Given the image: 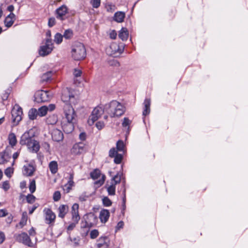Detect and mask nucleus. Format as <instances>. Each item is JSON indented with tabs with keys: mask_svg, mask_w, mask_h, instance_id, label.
<instances>
[{
	"mask_svg": "<svg viewBox=\"0 0 248 248\" xmlns=\"http://www.w3.org/2000/svg\"><path fill=\"white\" fill-rule=\"evenodd\" d=\"M74 173H70L69 180L67 184L64 185L63 189L66 193H68L71 190L72 187L74 186V182L73 181Z\"/></svg>",
	"mask_w": 248,
	"mask_h": 248,
	"instance_id": "18",
	"label": "nucleus"
},
{
	"mask_svg": "<svg viewBox=\"0 0 248 248\" xmlns=\"http://www.w3.org/2000/svg\"><path fill=\"white\" fill-rule=\"evenodd\" d=\"M109 36H110V38H111L112 39H116V36H117L116 31L114 30L111 31V32L109 33Z\"/></svg>",
	"mask_w": 248,
	"mask_h": 248,
	"instance_id": "57",
	"label": "nucleus"
},
{
	"mask_svg": "<svg viewBox=\"0 0 248 248\" xmlns=\"http://www.w3.org/2000/svg\"><path fill=\"white\" fill-rule=\"evenodd\" d=\"M79 138L81 140H85L86 138V134L84 132L81 133L79 134Z\"/></svg>",
	"mask_w": 248,
	"mask_h": 248,
	"instance_id": "59",
	"label": "nucleus"
},
{
	"mask_svg": "<svg viewBox=\"0 0 248 248\" xmlns=\"http://www.w3.org/2000/svg\"><path fill=\"white\" fill-rule=\"evenodd\" d=\"M78 223H76L75 221H73V222L70 223V225L67 227V230L70 231L73 230L76 227V224Z\"/></svg>",
	"mask_w": 248,
	"mask_h": 248,
	"instance_id": "56",
	"label": "nucleus"
},
{
	"mask_svg": "<svg viewBox=\"0 0 248 248\" xmlns=\"http://www.w3.org/2000/svg\"><path fill=\"white\" fill-rule=\"evenodd\" d=\"M86 147L85 144L82 142L75 144L71 150V153L75 155H78L86 152Z\"/></svg>",
	"mask_w": 248,
	"mask_h": 248,
	"instance_id": "10",
	"label": "nucleus"
},
{
	"mask_svg": "<svg viewBox=\"0 0 248 248\" xmlns=\"http://www.w3.org/2000/svg\"><path fill=\"white\" fill-rule=\"evenodd\" d=\"M47 111H53L55 108V105L54 104H50L47 107Z\"/></svg>",
	"mask_w": 248,
	"mask_h": 248,
	"instance_id": "62",
	"label": "nucleus"
},
{
	"mask_svg": "<svg viewBox=\"0 0 248 248\" xmlns=\"http://www.w3.org/2000/svg\"><path fill=\"white\" fill-rule=\"evenodd\" d=\"M43 212L46 223L48 224L53 223L56 218L55 213L49 208H45Z\"/></svg>",
	"mask_w": 248,
	"mask_h": 248,
	"instance_id": "12",
	"label": "nucleus"
},
{
	"mask_svg": "<svg viewBox=\"0 0 248 248\" xmlns=\"http://www.w3.org/2000/svg\"><path fill=\"white\" fill-rule=\"evenodd\" d=\"M119 46L116 44H112L110 46V48L113 50L112 54H115L119 50Z\"/></svg>",
	"mask_w": 248,
	"mask_h": 248,
	"instance_id": "50",
	"label": "nucleus"
},
{
	"mask_svg": "<svg viewBox=\"0 0 248 248\" xmlns=\"http://www.w3.org/2000/svg\"><path fill=\"white\" fill-rule=\"evenodd\" d=\"M151 101L149 99H145L144 102V108L143 111V115L144 116L148 114L150 112Z\"/></svg>",
	"mask_w": 248,
	"mask_h": 248,
	"instance_id": "26",
	"label": "nucleus"
},
{
	"mask_svg": "<svg viewBox=\"0 0 248 248\" xmlns=\"http://www.w3.org/2000/svg\"><path fill=\"white\" fill-rule=\"evenodd\" d=\"M38 115V111L35 108H31L29 112L28 116L31 120H34L36 119L37 116Z\"/></svg>",
	"mask_w": 248,
	"mask_h": 248,
	"instance_id": "29",
	"label": "nucleus"
},
{
	"mask_svg": "<svg viewBox=\"0 0 248 248\" xmlns=\"http://www.w3.org/2000/svg\"><path fill=\"white\" fill-rule=\"evenodd\" d=\"M57 121V117L56 115H52L47 118L46 122L48 124L53 125L56 124Z\"/></svg>",
	"mask_w": 248,
	"mask_h": 248,
	"instance_id": "30",
	"label": "nucleus"
},
{
	"mask_svg": "<svg viewBox=\"0 0 248 248\" xmlns=\"http://www.w3.org/2000/svg\"><path fill=\"white\" fill-rule=\"evenodd\" d=\"M114 161L116 164H120L123 159V155L120 154H117L115 155Z\"/></svg>",
	"mask_w": 248,
	"mask_h": 248,
	"instance_id": "45",
	"label": "nucleus"
},
{
	"mask_svg": "<svg viewBox=\"0 0 248 248\" xmlns=\"http://www.w3.org/2000/svg\"><path fill=\"white\" fill-rule=\"evenodd\" d=\"M99 235L98 230L94 229L92 230L90 232V237L92 239L96 238Z\"/></svg>",
	"mask_w": 248,
	"mask_h": 248,
	"instance_id": "47",
	"label": "nucleus"
},
{
	"mask_svg": "<svg viewBox=\"0 0 248 248\" xmlns=\"http://www.w3.org/2000/svg\"><path fill=\"white\" fill-rule=\"evenodd\" d=\"M5 240V235L4 233L0 231V244H1Z\"/></svg>",
	"mask_w": 248,
	"mask_h": 248,
	"instance_id": "60",
	"label": "nucleus"
},
{
	"mask_svg": "<svg viewBox=\"0 0 248 248\" xmlns=\"http://www.w3.org/2000/svg\"><path fill=\"white\" fill-rule=\"evenodd\" d=\"M37 206H36V205H34L32 208L29 210V214H32L34 211V210L37 208Z\"/></svg>",
	"mask_w": 248,
	"mask_h": 248,
	"instance_id": "64",
	"label": "nucleus"
},
{
	"mask_svg": "<svg viewBox=\"0 0 248 248\" xmlns=\"http://www.w3.org/2000/svg\"><path fill=\"white\" fill-rule=\"evenodd\" d=\"M107 191L109 195H114L115 194V186L111 184L107 187Z\"/></svg>",
	"mask_w": 248,
	"mask_h": 248,
	"instance_id": "36",
	"label": "nucleus"
},
{
	"mask_svg": "<svg viewBox=\"0 0 248 248\" xmlns=\"http://www.w3.org/2000/svg\"><path fill=\"white\" fill-rule=\"evenodd\" d=\"M11 114L13 125H16L22 119V108L18 105H15L12 110Z\"/></svg>",
	"mask_w": 248,
	"mask_h": 248,
	"instance_id": "5",
	"label": "nucleus"
},
{
	"mask_svg": "<svg viewBox=\"0 0 248 248\" xmlns=\"http://www.w3.org/2000/svg\"><path fill=\"white\" fill-rule=\"evenodd\" d=\"M47 112V108L46 106H43L39 108L38 110V115L40 116H44L46 115Z\"/></svg>",
	"mask_w": 248,
	"mask_h": 248,
	"instance_id": "33",
	"label": "nucleus"
},
{
	"mask_svg": "<svg viewBox=\"0 0 248 248\" xmlns=\"http://www.w3.org/2000/svg\"><path fill=\"white\" fill-rule=\"evenodd\" d=\"M108 239V237L106 236L100 237L97 244V247L99 248H108V246L107 242Z\"/></svg>",
	"mask_w": 248,
	"mask_h": 248,
	"instance_id": "23",
	"label": "nucleus"
},
{
	"mask_svg": "<svg viewBox=\"0 0 248 248\" xmlns=\"http://www.w3.org/2000/svg\"><path fill=\"white\" fill-rule=\"evenodd\" d=\"M58 217L63 218L69 211V207L67 205H61L58 209Z\"/></svg>",
	"mask_w": 248,
	"mask_h": 248,
	"instance_id": "19",
	"label": "nucleus"
},
{
	"mask_svg": "<svg viewBox=\"0 0 248 248\" xmlns=\"http://www.w3.org/2000/svg\"><path fill=\"white\" fill-rule=\"evenodd\" d=\"M73 31L71 30L68 29L65 31L63 36L65 39H69L73 37Z\"/></svg>",
	"mask_w": 248,
	"mask_h": 248,
	"instance_id": "35",
	"label": "nucleus"
},
{
	"mask_svg": "<svg viewBox=\"0 0 248 248\" xmlns=\"http://www.w3.org/2000/svg\"><path fill=\"white\" fill-rule=\"evenodd\" d=\"M74 98V96L73 95L70 94L69 93L66 96V94H62V99L63 102L66 103H68V101H69L70 102H73L72 99Z\"/></svg>",
	"mask_w": 248,
	"mask_h": 248,
	"instance_id": "31",
	"label": "nucleus"
},
{
	"mask_svg": "<svg viewBox=\"0 0 248 248\" xmlns=\"http://www.w3.org/2000/svg\"><path fill=\"white\" fill-rule=\"evenodd\" d=\"M119 37L123 41L126 40L128 36L127 30L125 28H122L118 34Z\"/></svg>",
	"mask_w": 248,
	"mask_h": 248,
	"instance_id": "27",
	"label": "nucleus"
},
{
	"mask_svg": "<svg viewBox=\"0 0 248 248\" xmlns=\"http://www.w3.org/2000/svg\"><path fill=\"white\" fill-rule=\"evenodd\" d=\"M71 54L76 61L84 59L86 55V51L83 44L78 42H75L72 46Z\"/></svg>",
	"mask_w": 248,
	"mask_h": 248,
	"instance_id": "3",
	"label": "nucleus"
},
{
	"mask_svg": "<svg viewBox=\"0 0 248 248\" xmlns=\"http://www.w3.org/2000/svg\"><path fill=\"white\" fill-rule=\"evenodd\" d=\"M63 111L65 118L68 122L75 121L76 114L74 108L70 104L66 103L64 104Z\"/></svg>",
	"mask_w": 248,
	"mask_h": 248,
	"instance_id": "6",
	"label": "nucleus"
},
{
	"mask_svg": "<svg viewBox=\"0 0 248 248\" xmlns=\"http://www.w3.org/2000/svg\"><path fill=\"white\" fill-rule=\"evenodd\" d=\"M28 219V216L26 212H24L22 213V218L19 222V224L23 226L26 224L27 221Z\"/></svg>",
	"mask_w": 248,
	"mask_h": 248,
	"instance_id": "34",
	"label": "nucleus"
},
{
	"mask_svg": "<svg viewBox=\"0 0 248 248\" xmlns=\"http://www.w3.org/2000/svg\"><path fill=\"white\" fill-rule=\"evenodd\" d=\"M11 90L10 89H7L5 91V93H2L1 95V99L2 100V103L5 104L4 101H6L9 97V94L10 93Z\"/></svg>",
	"mask_w": 248,
	"mask_h": 248,
	"instance_id": "37",
	"label": "nucleus"
},
{
	"mask_svg": "<svg viewBox=\"0 0 248 248\" xmlns=\"http://www.w3.org/2000/svg\"><path fill=\"white\" fill-rule=\"evenodd\" d=\"M82 72L81 70L78 69H75L74 72V75L76 77H80L81 75Z\"/></svg>",
	"mask_w": 248,
	"mask_h": 248,
	"instance_id": "58",
	"label": "nucleus"
},
{
	"mask_svg": "<svg viewBox=\"0 0 248 248\" xmlns=\"http://www.w3.org/2000/svg\"><path fill=\"white\" fill-rule=\"evenodd\" d=\"M124 223L123 221H121L119 222L117 224V228L118 229L122 228L124 226Z\"/></svg>",
	"mask_w": 248,
	"mask_h": 248,
	"instance_id": "63",
	"label": "nucleus"
},
{
	"mask_svg": "<svg viewBox=\"0 0 248 248\" xmlns=\"http://www.w3.org/2000/svg\"><path fill=\"white\" fill-rule=\"evenodd\" d=\"M89 197L86 192H83L79 195L78 199L80 202H83L87 201Z\"/></svg>",
	"mask_w": 248,
	"mask_h": 248,
	"instance_id": "41",
	"label": "nucleus"
},
{
	"mask_svg": "<svg viewBox=\"0 0 248 248\" xmlns=\"http://www.w3.org/2000/svg\"><path fill=\"white\" fill-rule=\"evenodd\" d=\"M61 195L59 191H55L53 194V198L54 201H58L60 200Z\"/></svg>",
	"mask_w": 248,
	"mask_h": 248,
	"instance_id": "48",
	"label": "nucleus"
},
{
	"mask_svg": "<svg viewBox=\"0 0 248 248\" xmlns=\"http://www.w3.org/2000/svg\"><path fill=\"white\" fill-rule=\"evenodd\" d=\"M11 153L9 146H7L4 151L0 153V164H4L9 161L11 157Z\"/></svg>",
	"mask_w": 248,
	"mask_h": 248,
	"instance_id": "11",
	"label": "nucleus"
},
{
	"mask_svg": "<svg viewBox=\"0 0 248 248\" xmlns=\"http://www.w3.org/2000/svg\"><path fill=\"white\" fill-rule=\"evenodd\" d=\"M103 203L105 206H109L112 204L110 200L107 197H104L102 199Z\"/></svg>",
	"mask_w": 248,
	"mask_h": 248,
	"instance_id": "44",
	"label": "nucleus"
},
{
	"mask_svg": "<svg viewBox=\"0 0 248 248\" xmlns=\"http://www.w3.org/2000/svg\"><path fill=\"white\" fill-rule=\"evenodd\" d=\"M105 112L110 117H119L124 112V107L116 100H112L104 106Z\"/></svg>",
	"mask_w": 248,
	"mask_h": 248,
	"instance_id": "2",
	"label": "nucleus"
},
{
	"mask_svg": "<svg viewBox=\"0 0 248 248\" xmlns=\"http://www.w3.org/2000/svg\"><path fill=\"white\" fill-rule=\"evenodd\" d=\"M52 75L51 71H48L44 74L41 77V80L42 82L47 81L49 80Z\"/></svg>",
	"mask_w": 248,
	"mask_h": 248,
	"instance_id": "32",
	"label": "nucleus"
},
{
	"mask_svg": "<svg viewBox=\"0 0 248 248\" xmlns=\"http://www.w3.org/2000/svg\"><path fill=\"white\" fill-rule=\"evenodd\" d=\"M51 97V95L49 92L43 90L38 91L34 94V101L38 103L47 102L50 100Z\"/></svg>",
	"mask_w": 248,
	"mask_h": 248,
	"instance_id": "8",
	"label": "nucleus"
},
{
	"mask_svg": "<svg viewBox=\"0 0 248 248\" xmlns=\"http://www.w3.org/2000/svg\"><path fill=\"white\" fill-rule=\"evenodd\" d=\"M101 3V0H91V4L93 6V7L94 8H98L100 5Z\"/></svg>",
	"mask_w": 248,
	"mask_h": 248,
	"instance_id": "46",
	"label": "nucleus"
},
{
	"mask_svg": "<svg viewBox=\"0 0 248 248\" xmlns=\"http://www.w3.org/2000/svg\"><path fill=\"white\" fill-rule=\"evenodd\" d=\"M95 125L98 129L101 130L104 127L105 124L103 122L98 121L96 123Z\"/></svg>",
	"mask_w": 248,
	"mask_h": 248,
	"instance_id": "53",
	"label": "nucleus"
},
{
	"mask_svg": "<svg viewBox=\"0 0 248 248\" xmlns=\"http://www.w3.org/2000/svg\"><path fill=\"white\" fill-rule=\"evenodd\" d=\"M29 189L31 193H33L35 192L36 190V184H35V180L34 179H32L31 182L29 186Z\"/></svg>",
	"mask_w": 248,
	"mask_h": 248,
	"instance_id": "40",
	"label": "nucleus"
},
{
	"mask_svg": "<svg viewBox=\"0 0 248 248\" xmlns=\"http://www.w3.org/2000/svg\"><path fill=\"white\" fill-rule=\"evenodd\" d=\"M131 123V121L126 117L124 118L123 122L122 123V126L124 127H126L128 126L127 129H129V126Z\"/></svg>",
	"mask_w": 248,
	"mask_h": 248,
	"instance_id": "43",
	"label": "nucleus"
},
{
	"mask_svg": "<svg viewBox=\"0 0 248 248\" xmlns=\"http://www.w3.org/2000/svg\"><path fill=\"white\" fill-rule=\"evenodd\" d=\"M115 148H111L109 152V156L111 157H114L118 153Z\"/></svg>",
	"mask_w": 248,
	"mask_h": 248,
	"instance_id": "51",
	"label": "nucleus"
},
{
	"mask_svg": "<svg viewBox=\"0 0 248 248\" xmlns=\"http://www.w3.org/2000/svg\"><path fill=\"white\" fill-rule=\"evenodd\" d=\"M49 170L52 174H55L58 171V163L56 161H52L49 163Z\"/></svg>",
	"mask_w": 248,
	"mask_h": 248,
	"instance_id": "28",
	"label": "nucleus"
},
{
	"mask_svg": "<svg viewBox=\"0 0 248 248\" xmlns=\"http://www.w3.org/2000/svg\"><path fill=\"white\" fill-rule=\"evenodd\" d=\"M53 48V43L51 39H46L45 44L40 46L39 51V55L41 56H45L51 52Z\"/></svg>",
	"mask_w": 248,
	"mask_h": 248,
	"instance_id": "7",
	"label": "nucleus"
},
{
	"mask_svg": "<svg viewBox=\"0 0 248 248\" xmlns=\"http://www.w3.org/2000/svg\"><path fill=\"white\" fill-rule=\"evenodd\" d=\"M55 24V19L54 17H51L48 20V25L49 27H52Z\"/></svg>",
	"mask_w": 248,
	"mask_h": 248,
	"instance_id": "54",
	"label": "nucleus"
},
{
	"mask_svg": "<svg viewBox=\"0 0 248 248\" xmlns=\"http://www.w3.org/2000/svg\"><path fill=\"white\" fill-rule=\"evenodd\" d=\"M51 136L52 140L57 142L62 141L63 139V133L58 129H54L52 130Z\"/></svg>",
	"mask_w": 248,
	"mask_h": 248,
	"instance_id": "16",
	"label": "nucleus"
},
{
	"mask_svg": "<svg viewBox=\"0 0 248 248\" xmlns=\"http://www.w3.org/2000/svg\"><path fill=\"white\" fill-rule=\"evenodd\" d=\"M2 188L5 191H7L10 188V185L8 181H6L3 182Z\"/></svg>",
	"mask_w": 248,
	"mask_h": 248,
	"instance_id": "52",
	"label": "nucleus"
},
{
	"mask_svg": "<svg viewBox=\"0 0 248 248\" xmlns=\"http://www.w3.org/2000/svg\"><path fill=\"white\" fill-rule=\"evenodd\" d=\"M36 198L32 194H28L26 196V200L29 203H33L35 201Z\"/></svg>",
	"mask_w": 248,
	"mask_h": 248,
	"instance_id": "42",
	"label": "nucleus"
},
{
	"mask_svg": "<svg viewBox=\"0 0 248 248\" xmlns=\"http://www.w3.org/2000/svg\"><path fill=\"white\" fill-rule=\"evenodd\" d=\"M16 239L19 242H21L29 247H32L33 246L30 237L25 232L18 234L16 236Z\"/></svg>",
	"mask_w": 248,
	"mask_h": 248,
	"instance_id": "13",
	"label": "nucleus"
},
{
	"mask_svg": "<svg viewBox=\"0 0 248 248\" xmlns=\"http://www.w3.org/2000/svg\"><path fill=\"white\" fill-rule=\"evenodd\" d=\"M13 172V170L10 167L7 168L4 171L5 174L7 176H10L11 173H12Z\"/></svg>",
	"mask_w": 248,
	"mask_h": 248,
	"instance_id": "55",
	"label": "nucleus"
},
{
	"mask_svg": "<svg viewBox=\"0 0 248 248\" xmlns=\"http://www.w3.org/2000/svg\"><path fill=\"white\" fill-rule=\"evenodd\" d=\"M105 112L104 107L102 108L100 106L95 107L92 111V114L90 116L88 120V123L90 125H92Z\"/></svg>",
	"mask_w": 248,
	"mask_h": 248,
	"instance_id": "4",
	"label": "nucleus"
},
{
	"mask_svg": "<svg viewBox=\"0 0 248 248\" xmlns=\"http://www.w3.org/2000/svg\"><path fill=\"white\" fill-rule=\"evenodd\" d=\"M78 208L79 205L78 203H74L72 207V220L73 221H75L76 223H78L80 219L78 213Z\"/></svg>",
	"mask_w": 248,
	"mask_h": 248,
	"instance_id": "14",
	"label": "nucleus"
},
{
	"mask_svg": "<svg viewBox=\"0 0 248 248\" xmlns=\"http://www.w3.org/2000/svg\"><path fill=\"white\" fill-rule=\"evenodd\" d=\"M63 37L61 34L57 33L54 37V42L58 44H60L62 41Z\"/></svg>",
	"mask_w": 248,
	"mask_h": 248,
	"instance_id": "38",
	"label": "nucleus"
},
{
	"mask_svg": "<svg viewBox=\"0 0 248 248\" xmlns=\"http://www.w3.org/2000/svg\"><path fill=\"white\" fill-rule=\"evenodd\" d=\"M125 17V13L123 12H117L114 16V20L119 23L123 22Z\"/></svg>",
	"mask_w": 248,
	"mask_h": 248,
	"instance_id": "24",
	"label": "nucleus"
},
{
	"mask_svg": "<svg viewBox=\"0 0 248 248\" xmlns=\"http://www.w3.org/2000/svg\"><path fill=\"white\" fill-rule=\"evenodd\" d=\"M34 136V133L31 129L26 131L21 137L19 143L22 145H27L31 152L36 153L40 149V144L35 140Z\"/></svg>",
	"mask_w": 248,
	"mask_h": 248,
	"instance_id": "1",
	"label": "nucleus"
},
{
	"mask_svg": "<svg viewBox=\"0 0 248 248\" xmlns=\"http://www.w3.org/2000/svg\"><path fill=\"white\" fill-rule=\"evenodd\" d=\"M74 122L67 121L66 124H64L62 125L63 131L67 134L71 133L74 129Z\"/></svg>",
	"mask_w": 248,
	"mask_h": 248,
	"instance_id": "22",
	"label": "nucleus"
},
{
	"mask_svg": "<svg viewBox=\"0 0 248 248\" xmlns=\"http://www.w3.org/2000/svg\"><path fill=\"white\" fill-rule=\"evenodd\" d=\"M110 214L108 210L103 209L100 212L99 218L102 223H106L109 217Z\"/></svg>",
	"mask_w": 248,
	"mask_h": 248,
	"instance_id": "21",
	"label": "nucleus"
},
{
	"mask_svg": "<svg viewBox=\"0 0 248 248\" xmlns=\"http://www.w3.org/2000/svg\"><path fill=\"white\" fill-rule=\"evenodd\" d=\"M68 9L67 7L63 5L62 6L60 7L56 10V17L60 19L61 20H63L64 19V16L67 13Z\"/></svg>",
	"mask_w": 248,
	"mask_h": 248,
	"instance_id": "15",
	"label": "nucleus"
},
{
	"mask_svg": "<svg viewBox=\"0 0 248 248\" xmlns=\"http://www.w3.org/2000/svg\"><path fill=\"white\" fill-rule=\"evenodd\" d=\"M112 180L114 182V183L113 184L115 186L116 184H119L120 182L121 176L119 175L118 174H117L116 175L112 177Z\"/></svg>",
	"mask_w": 248,
	"mask_h": 248,
	"instance_id": "49",
	"label": "nucleus"
},
{
	"mask_svg": "<svg viewBox=\"0 0 248 248\" xmlns=\"http://www.w3.org/2000/svg\"><path fill=\"white\" fill-rule=\"evenodd\" d=\"M90 175L93 179H97L101 176V178L95 182V184L99 186H102L105 180L106 176L104 174L101 175V172L98 169H95L93 172H91Z\"/></svg>",
	"mask_w": 248,
	"mask_h": 248,
	"instance_id": "9",
	"label": "nucleus"
},
{
	"mask_svg": "<svg viewBox=\"0 0 248 248\" xmlns=\"http://www.w3.org/2000/svg\"><path fill=\"white\" fill-rule=\"evenodd\" d=\"M16 16L13 13H10L4 20V24L6 27L9 28L11 27L16 19Z\"/></svg>",
	"mask_w": 248,
	"mask_h": 248,
	"instance_id": "20",
	"label": "nucleus"
},
{
	"mask_svg": "<svg viewBox=\"0 0 248 248\" xmlns=\"http://www.w3.org/2000/svg\"><path fill=\"white\" fill-rule=\"evenodd\" d=\"M7 215L6 211L4 209L0 210V217H5Z\"/></svg>",
	"mask_w": 248,
	"mask_h": 248,
	"instance_id": "61",
	"label": "nucleus"
},
{
	"mask_svg": "<svg viewBox=\"0 0 248 248\" xmlns=\"http://www.w3.org/2000/svg\"><path fill=\"white\" fill-rule=\"evenodd\" d=\"M9 144L11 145V148H13L17 143V140L16 135L13 133L9 134L8 138Z\"/></svg>",
	"mask_w": 248,
	"mask_h": 248,
	"instance_id": "25",
	"label": "nucleus"
},
{
	"mask_svg": "<svg viewBox=\"0 0 248 248\" xmlns=\"http://www.w3.org/2000/svg\"><path fill=\"white\" fill-rule=\"evenodd\" d=\"M124 142L119 140L117 141L116 144V148L118 151H123L124 149Z\"/></svg>",
	"mask_w": 248,
	"mask_h": 248,
	"instance_id": "39",
	"label": "nucleus"
},
{
	"mask_svg": "<svg viewBox=\"0 0 248 248\" xmlns=\"http://www.w3.org/2000/svg\"><path fill=\"white\" fill-rule=\"evenodd\" d=\"M35 168L31 164L24 165L23 168V174L26 176H31L33 175Z\"/></svg>",
	"mask_w": 248,
	"mask_h": 248,
	"instance_id": "17",
	"label": "nucleus"
}]
</instances>
